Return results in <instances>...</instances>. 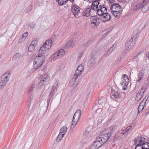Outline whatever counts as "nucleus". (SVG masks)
Returning <instances> with one entry per match:
<instances>
[{
	"instance_id": "obj_1",
	"label": "nucleus",
	"mask_w": 149,
	"mask_h": 149,
	"mask_svg": "<svg viewBox=\"0 0 149 149\" xmlns=\"http://www.w3.org/2000/svg\"><path fill=\"white\" fill-rule=\"evenodd\" d=\"M92 9L96 13L97 15L102 17V20L104 22L109 21L111 17L108 13H107V8L104 5H100L98 6V2L95 1L93 3Z\"/></svg>"
},
{
	"instance_id": "obj_2",
	"label": "nucleus",
	"mask_w": 149,
	"mask_h": 149,
	"mask_svg": "<svg viewBox=\"0 0 149 149\" xmlns=\"http://www.w3.org/2000/svg\"><path fill=\"white\" fill-rule=\"evenodd\" d=\"M11 74L9 71H7L2 74L0 77V91L2 90L8 82Z\"/></svg>"
},
{
	"instance_id": "obj_3",
	"label": "nucleus",
	"mask_w": 149,
	"mask_h": 149,
	"mask_svg": "<svg viewBox=\"0 0 149 149\" xmlns=\"http://www.w3.org/2000/svg\"><path fill=\"white\" fill-rule=\"evenodd\" d=\"M111 11L117 18H118L121 15L122 12V8L120 6L118 3H113L110 7Z\"/></svg>"
},
{
	"instance_id": "obj_4",
	"label": "nucleus",
	"mask_w": 149,
	"mask_h": 149,
	"mask_svg": "<svg viewBox=\"0 0 149 149\" xmlns=\"http://www.w3.org/2000/svg\"><path fill=\"white\" fill-rule=\"evenodd\" d=\"M45 58L38 55L34 59L33 62V67L34 69H38L41 67Z\"/></svg>"
},
{
	"instance_id": "obj_5",
	"label": "nucleus",
	"mask_w": 149,
	"mask_h": 149,
	"mask_svg": "<svg viewBox=\"0 0 149 149\" xmlns=\"http://www.w3.org/2000/svg\"><path fill=\"white\" fill-rule=\"evenodd\" d=\"M100 19L96 16H91L90 20L91 27L93 28H96L100 23Z\"/></svg>"
},
{
	"instance_id": "obj_6",
	"label": "nucleus",
	"mask_w": 149,
	"mask_h": 149,
	"mask_svg": "<svg viewBox=\"0 0 149 149\" xmlns=\"http://www.w3.org/2000/svg\"><path fill=\"white\" fill-rule=\"evenodd\" d=\"M65 53V51L63 49H60L53 54L51 57V58L53 61H55L60 58Z\"/></svg>"
},
{
	"instance_id": "obj_7",
	"label": "nucleus",
	"mask_w": 149,
	"mask_h": 149,
	"mask_svg": "<svg viewBox=\"0 0 149 149\" xmlns=\"http://www.w3.org/2000/svg\"><path fill=\"white\" fill-rule=\"evenodd\" d=\"M81 115V111L78 110L74 113L73 118L72 122V126L73 128L76 125V123L79 119Z\"/></svg>"
},
{
	"instance_id": "obj_8",
	"label": "nucleus",
	"mask_w": 149,
	"mask_h": 149,
	"mask_svg": "<svg viewBox=\"0 0 149 149\" xmlns=\"http://www.w3.org/2000/svg\"><path fill=\"white\" fill-rule=\"evenodd\" d=\"M67 128L66 127L64 126L60 130L59 134L56 138V141L58 142L61 141L64 137L65 134L67 131Z\"/></svg>"
},
{
	"instance_id": "obj_9",
	"label": "nucleus",
	"mask_w": 149,
	"mask_h": 149,
	"mask_svg": "<svg viewBox=\"0 0 149 149\" xmlns=\"http://www.w3.org/2000/svg\"><path fill=\"white\" fill-rule=\"evenodd\" d=\"M135 42V38H131V40L127 41L125 44V47L126 50L129 51L130 49L132 48Z\"/></svg>"
},
{
	"instance_id": "obj_10",
	"label": "nucleus",
	"mask_w": 149,
	"mask_h": 149,
	"mask_svg": "<svg viewBox=\"0 0 149 149\" xmlns=\"http://www.w3.org/2000/svg\"><path fill=\"white\" fill-rule=\"evenodd\" d=\"M80 8L76 5L72 3L71 5V11L75 17L78 16L80 13Z\"/></svg>"
},
{
	"instance_id": "obj_11",
	"label": "nucleus",
	"mask_w": 149,
	"mask_h": 149,
	"mask_svg": "<svg viewBox=\"0 0 149 149\" xmlns=\"http://www.w3.org/2000/svg\"><path fill=\"white\" fill-rule=\"evenodd\" d=\"M111 135V134L109 133L108 134L105 133L100 135L99 137L97 138L99 139V140L101 141L102 143L103 144L106 142Z\"/></svg>"
},
{
	"instance_id": "obj_12",
	"label": "nucleus",
	"mask_w": 149,
	"mask_h": 149,
	"mask_svg": "<svg viewBox=\"0 0 149 149\" xmlns=\"http://www.w3.org/2000/svg\"><path fill=\"white\" fill-rule=\"evenodd\" d=\"M50 77L47 74H46L42 77V79L39 82V84L40 85L45 86L49 81Z\"/></svg>"
},
{
	"instance_id": "obj_13",
	"label": "nucleus",
	"mask_w": 149,
	"mask_h": 149,
	"mask_svg": "<svg viewBox=\"0 0 149 149\" xmlns=\"http://www.w3.org/2000/svg\"><path fill=\"white\" fill-rule=\"evenodd\" d=\"M121 81L120 84L126 87L128 84L129 82V79L128 76L126 74H123L121 78Z\"/></svg>"
},
{
	"instance_id": "obj_14",
	"label": "nucleus",
	"mask_w": 149,
	"mask_h": 149,
	"mask_svg": "<svg viewBox=\"0 0 149 149\" xmlns=\"http://www.w3.org/2000/svg\"><path fill=\"white\" fill-rule=\"evenodd\" d=\"M35 83L34 82L31 83L28 91V95L31 98H32L33 97V91L35 90L36 86Z\"/></svg>"
},
{
	"instance_id": "obj_15",
	"label": "nucleus",
	"mask_w": 149,
	"mask_h": 149,
	"mask_svg": "<svg viewBox=\"0 0 149 149\" xmlns=\"http://www.w3.org/2000/svg\"><path fill=\"white\" fill-rule=\"evenodd\" d=\"M146 101L147 99L144 98L140 103L138 107V114H140L143 111Z\"/></svg>"
},
{
	"instance_id": "obj_16",
	"label": "nucleus",
	"mask_w": 149,
	"mask_h": 149,
	"mask_svg": "<svg viewBox=\"0 0 149 149\" xmlns=\"http://www.w3.org/2000/svg\"><path fill=\"white\" fill-rule=\"evenodd\" d=\"M49 51V50L45 48V47L42 46L38 52V55L45 57V54Z\"/></svg>"
},
{
	"instance_id": "obj_17",
	"label": "nucleus",
	"mask_w": 149,
	"mask_h": 149,
	"mask_svg": "<svg viewBox=\"0 0 149 149\" xmlns=\"http://www.w3.org/2000/svg\"><path fill=\"white\" fill-rule=\"evenodd\" d=\"M145 91L146 90L144 89L143 87H142L141 90L139 91L137 94L135 98V100L136 101H138L141 99Z\"/></svg>"
},
{
	"instance_id": "obj_18",
	"label": "nucleus",
	"mask_w": 149,
	"mask_h": 149,
	"mask_svg": "<svg viewBox=\"0 0 149 149\" xmlns=\"http://www.w3.org/2000/svg\"><path fill=\"white\" fill-rule=\"evenodd\" d=\"M84 69V65L82 64H80L78 67L77 70L75 71L74 74L78 77L82 72Z\"/></svg>"
},
{
	"instance_id": "obj_19",
	"label": "nucleus",
	"mask_w": 149,
	"mask_h": 149,
	"mask_svg": "<svg viewBox=\"0 0 149 149\" xmlns=\"http://www.w3.org/2000/svg\"><path fill=\"white\" fill-rule=\"evenodd\" d=\"M58 82L56 81L54 84L52 86V89L50 91V93L49 96L53 97L54 95V93L55 91L56 90L58 86Z\"/></svg>"
},
{
	"instance_id": "obj_20",
	"label": "nucleus",
	"mask_w": 149,
	"mask_h": 149,
	"mask_svg": "<svg viewBox=\"0 0 149 149\" xmlns=\"http://www.w3.org/2000/svg\"><path fill=\"white\" fill-rule=\"evenodd\" d=\"M52 45V41L51 40H48L46 41L42 45L45 47L49 50L51 48Z\"/></svg>"
},
{
	"instance_id": "obj_21",
	"label": "nucleus",
	"mask_w": 149,
	"mask_h": 149,
	"mask_svg": "<svg viewBox=\"0 0 149 149\" xmlns=\"http://www.w3.org/2000/svg\"><path fill=\"white\" fill-rule=\"evenodd\" d=\"M146 140L143 137H142L141 136H138L137 137L135 138V140L134 141V144H136L137 143L139 142L143 143L145 142Z\"/></svg>"
},
{
	"instance_id": "obj_22",
	"label": "nucleus",
	"mask_w": 149,
	"mask_h": 149,
	"mask_svg": "<svg viewBox=\"0 0 149 149\" xmlns=\"http://www.w3.org/2000/svg\"><path fill=\"white\" fill-rule=\"evenodd\" d=\"M91 9L92 10L91 7L90 6L88 8H86L85 10L82 12V15L84 16H89L90 15Z\"/></svg>"
},
{
	"instance_id": "obj_23",
	"label": "nucleus",
	"mask_w": 149,
	"mask_h": 149,
	"mask_svg": "<svg viewBox=\"0 0 149 149\" xmlns=\"http://www.w3.org/2000/svg\"><path fill=\"white\" fill-rule=\"evenodd\" d=\"M96 63L95 59L94 58H91L89 60L88 63V66L89 67L94 66Z\"/></svg>"
},
{
	"instance_id": "obj_24",
	"label": "nucleus",
	"mask_w": 149,
	"mask_h": 149,
	"mask_svg": "<svg viewBox=\"0 0 149 149\" xmlns=\"http://www.w3.org/2000/svg\"><path fill=\"white\" fill-rule=\"evenodd\" d=\"M99 139L97 138L96 141H94L93 143V144L95 146L96 148L98 149L99 148L102 144H103L99 140Z\"/></svg>"
},
{
	"instance_id": "obj_25",
	"label": "nucleus",
	"mask_w": 149,
	"mask_h": 149,
	"mask_svg": "<svg viewBox=\"0 0 149 149\" xmlns=\"http://www.w3.org/2000/svg\"><path fill=\"white\" fill-rule=\"evenodd\" d=\"M74 43L72 41H69L65 44V48L69 49L73 47L74 46Z\"/></svg>"
},
{
	"instance_id": "obj_26",
	"label": "nucleus",
	"mask_w": 149,
	"mask_h": 149,
	"mask_svg": "<svg viewBox=\"0 0 149 149\" xmlns=\"http://www.w3.org/2000/svg\"><path fill=\"white\" fill-rule=\"evenodd\" d=\"M145 1V4L143 5L142 7V11L143 13H146L148 10L149 9V6L146 3Z\"/></svg>"
},
{
	"instance_id": "obj_27",
	"label": "nucleus",
	"mask_w": 149,
	"mask_h": 149,
	"mask_svg": "<svg viewBox=\"0 0 149 149\" xmlns=\"http://www.w3.org/2000/svg\"><path fill=\"white\" fill-rule=\"evenodd\" d=\"M78 77V76L74 74L73 78L69 82V85L70 86H73L75 84Z\"/></svg>"
},
{
	"instance_id": "obj_28",
	"label": "nucleus",
	"mask_w": 149,
	"mask_h": 149,
	"mask_svg": "<svg viewBox=\"0 0 149 149\" xmlns=\"http://www.w3.org/2000/svg\"><path fill=\"white\" fill-rule=\"evenodd\" d=\"M145 4V1H144L142 2H140L136 6H135L134 8V10L136 11H137L140 9L141 8H142L143 5H144Z\"/></svg>"
},
{
	"instance_id": "obj_29",
	"label": "nucleus",
	"mask_w": 149,
	"mask_h": 149,
	"mask_svg": "<svg viewBox=\"0 0 149 149\" xmlns=\"http://www.w3.org/2000/svg\"><path fill=\"white\" fill-rule=\"evenodd\" d=\"M111 95L114 97L116 98H120V93H118L117 91L113 90L111 92Z\"/></svg>"
},
{
	"instance_id": "obj_30",
	"label": "nucleus",
	"mask_w": 149,
	"mask_h": 149,
	"mask_svg": "<svg viewBox=\"0 0 149 149\" xmlns=\"http://www.w3.org/2000/svg\"><path fill=\"white\" fill-rule=\"evenodd\" d=\"M141 147L143 149H149V143L146 142L141 143Z\"/></svg>"
},
{
	"instance_id": "obj_31",
	"label": "nucleus",
	"mask_w": 149,
	"mask_h": 149,
	"mask_svg": "<svg viewBox=\"0 0 149 149\" xmlns=\"http://www.w3.org/2000/svg\"><path fill=\"white\" fill-rule=\"evenodd\" d=\"M68 0H56L57 1L58 5H59L62 6V5L65 4Z\"/></svg>"
},
{
	"instance_id": "obj_32",
	"label": "nucleus",
	"mask_w": 149,
	"mask_h": 149,
	"mask_svg": "<svg viewBox=\"0 0 149 149\" xmlns=\"http://www.w3.org/2000/svg\"><path fill=\"white\" fill-rule=\"evenodd\" d=\"M21 54L20 53H17L13 56V59L15 61L18 59L19 58Z\"/></svg>"
},
{
	"instance_id": "obj_33",
	"label": "nucleus",
	"mask_w": 149,
	"mask_h": 149,
	"mask_svg": "<svg viewBox=\"0 0 149 149\" xmlns=\"http://www.w3.org/2000/svg\"><path fill=\"white\" fill-rule=\"evenodd\" d=\"M35 47L33 44H31L29 47L28 50L31 52L33 51Z\"/></svg>"
},
{
	"instance_id": "obj_34",
	"label": "nucleus",
	"mask_w": 149,
	"mask_h": 149,
	"mask_svg": "<svg viewBox=\"0 0 149 149\" xmlns=\"http://www.w3.org/2000/svg\"><path fill=\"white\" fill-rule=\"evenodd\" d=\"M33 9V7L31 5H30L27 8L26 10V12H25V13H27L30 12Z\"/></svg>"
},
{
	"instance_id": "obj_35",
	"label": "nucleus",
	"mask_w": 149,
	"mask_h": 149,
	"mask_svg": "<svg viewBox=\"0 0 149 149\" xmlns=\"http://www.w3.org/2000/svg\"><path fill=\"white\" fill-rule=\"evenodd\" d=\"M132 127L131 126L128 127L126 129V130L127 132V133L128 134L131 132L132 131Z\"/></svg>"
},
{
	"instance_id": "obj_36",
	"label": "nucleus",
	"mask_w": 149,
	"mask_h": 149,
	"mask_svg": "<svg viewBox=\"0 0 149 149\" xmlns=\"http://www.w3.org/2000/svg\"><path fill=\"white\" fill-rule=\"evenodd\" d=\"M117 46V44L115 43L113 45H112V46L109 49L111 52H112L114 50V49Z\"/></svg>"
},
{
	"instance_id": "obj_37",
	"label": "nucleus",
	"mask_w": 149,
	"mask_h": 149,
	"mask_svg": "<svg viewBox=\"0 0 149 149\" xmlns=\"http://www.w3.org/2000/svg\"><path fill=\"white\" fill-rule=\"evenodd\" d=\"M112 52H111L110 50L109 49L107 51V52L104 54L103 56L105 57H107L109 56V55L111 54Z\"/></svg>"
},
{
	"instance_id": "obj_38",
	"label": "nucleus",
	"mask_w": 149,
	"mask_h": 149,
	"mask_svg": "<svg viewBox=\"0 0 149 149\" xmlns=\"http://www.w3.org/2000/svg\"><path fill=\"white\" fill-rule=\"evenodd\" d=\"M145 72V69L144 68H142L140 72L138 74H140L141 75H143L144 76V73Z\"/></svg>"
},
{
	"instance_id": "obj_39",
	"label": "nucleus",
	"mask_w": 149,
	"mask_h": 149,
	"mask_svg": "<svg viewBox=\"0 0 149 149\" xmlns=\"http://www.w3.org/2000/svg\"><path fill=\"white\" fill-rule=\"evenodd\" d=\"M84 54V52H79L78 54V57L80 59Z\"/></svg>"
},
{
	"instance_id": "obj_40",
	"label": "nucleus",
	"mask_w": 149,
	"mask_h": 149,
	"mask_svg": "<svg viewBox=\"0 0 149 149\" xmlns=\"http://www.w3.org/2000/svg\"><path fill=\"white\" fill-rule=\"evenodd\" d=\"M53 97H51V96H48V99H47V107H48V105L49 104V102H50V100Z\"/></svg>"
},
{
	"instance_id": "obj_41",
	"label": "nucleus",
	"mask_w": 149,
	"mask_h": 149,
	"mask_svg": "<svg viewBox=\"0 0 149 149\" xmlns=\"http://www.w3.org/2000/svg\"><path fill=\"white\" fill-rule=\"evenodd\" d=\"M37 44V41L35 40H33L31 43V44H33L35 46Z\"/></svg>"
},
{
	"instance_id": "obj_42",
	"label": "nucleus",
	"mask_w": 149,
	"mask_h": 149,
	"mask_svg": "<svg viewBox=\"0 0 149 149\" xmlns=\"http://www.w3.org/2000/svg\"><path fill=\"white\" fill-rule=\"evenodd\" d=\"M28 32L25 33H23L22 35V38H24L25 39H26V37L28 36Z\"/></svg>"
},
{
	"instance_id": "obj_43",
	"label": "nucleus",
	"mask_w": 149,
	"mask_h": 149,
	"mask_svg": "<svg viewBox=\"0 0 149 149\" xmlns=\"http://www.w3.org/2000/svg\"><path fill=\"white\" fill-rule=\"evenodd\" d=\"M102 111V109H97L96 111V113L98 114H100Z\"/></svg>"
},
{
	"instance_id": "obj_44",
	"label": "nucleus",
	"mask_w": 149,
	"mask_h": 149,
	"mask_svg": "<svg viewBox=\"0 0 149 149\" xmlns=\"http://www.w3.org/2000/svg\"><path fill=\"white\" fill-rule=\"evenodd\" d=\"M29 26L31 28L35 26V24L33 22H31L30 23Z\"/></svg>"
},
{
	"instance_id": "obj_45",
	"label": "nucleus",
	"mask_w": 149,
	"mask_h": 149,
	"mask_svg": "<svg viewBox=\"0 0 149 149\" xmlns=\"http://www.w3.org/2000/svg\"><path fill=\"white\" fill-rule=\"evenodd\" d=\"M25 40V39L24 38H22V37L19 38L18 42H22L23 41Z\"/></svg>"
},
{
	"instance_id": "obj_46",
	"label": "nucleus",
	"mask_w": 149,
	"mask_h": 149,
	"mask_svg": "<svg viewBox=\"0 0 149 149\" xmlns=\"http://www.w3.org/2000/svg\"><path fill=\"white\" fill-rule=\"evenodd\" d=\"M89 149H97V148L92 144L90 147Z\"/></svg>"
},
{
	"instance_id": "obj_47",
	"label": "nucleus",
	"mask_w": 149,
	"mask_h": 149,
	"mask_svg": "<svg viewBox=\"0 0 149 149\" xmlns=\"http://www.w3.org/2000/svg\"><path fill=\"white\" fill-rule=\"evenodd\" d=\"M121 133L122 134H124V135H127V134H128L127 133V132L126 131V130H123V131Z\"/></svg>"
},
{
	"instance_id": "obj_48",
	"label": "nucleus",
	"mask_w": 149,
	"mask_h": 149,
	"mask_svg": "<svg viewBox=\"0 0 149 149\" xmlns=\"http://www.w3.org/2000/svg\"><path fill=\"white\" fill-rule=\"evenodd\" d=\"M138 80L137 81L139 83L141 82V79H142L143 78L142 77H139V76H138Z\"/></svg>"
},
{
	"instance_id": "obj_49",
	"label": "nucleus",
	"mask_w": 149,
	"mask_h": 149,
	"mask_svg": "<svg viewBox=\"0 0 149 149\" xmlns=\"http://www.w3.org/2000/svg\"><path fill=\"white\" fill-rule=\"evenodd\" d=\"M102 101H103V100H102V99L100 98L98 100V102H98L99 103H100V104H101L102 103V102H103Z\"/></svg>"
},
{
	"instance_id": "obj_50",
	"label": "nucleus",
	"mask_w": 149,
	"mask_h": 149,
	"mask_svg": "<svg viewBox=\"0 0 149 149\" xmlns=\"http://www.w3.org/2000/svg\"><path fill=\"white\" fill-rule=\"evenodd\" d=\"M85 1H86L88 2H89V3H91L94 0H84Z\"/></svg>"
},
{
	"instance_id": "obj_51",
	"label": "nucleus",
	"mask_w": 149,
	"mask_h": 149,
	"mask_svg": "<svg viewBox=\"0 0 149 149\" xmlns=\"http://www.w3.org/2000/svg\"><path fill=\"white\" fill-rule=\"evenodd\" d=\"M144 76V75H141L140 74H138V76H139V77H142V78H143V77Z\"/></svg>"
},
{
	"instance_id": "obj_52",
	"label": "nucleus",
	"mask_w": 149,
	"mask_h": 149,
	"mask_svg": "<svg viewBox=\"0 0 149 149\" xmlns=\"http://www.w3.org/2000/svg\"><path fill=\"white\" fill-rule=\"evenodd\" d=\"M146 112H147L148 113H149V106Z\"/></svg>"
},
{
	"instance_id": "obj_53",
	"label": "nucleus",
	"mask_w": 149,
	"mask_h": 149,
	"mask_svg": "<svg viewBox=\"0 0 149 149\" xmlns=\"http://www.w3.org/2000/svg\"><path fill=\"white\" fill-rule=\"evenodd\" d=\"M114 0H109V1L111 3H113L114 2Z\"/></svg>"
},
{
	"instance_id": "obj_54",
	"label": "nucleus",
	"mask_w": 149,
	"mask_h": 149,
	"mask_svg": "<svg viewBox=\"0 0 149 149\" xmlns=\"http://www.w3.org/2000/svg\"><path fill=\"white\" fill-rule=\"evenodd\" d=\"M72 3L74 1V0H69Z\"/></svg>"
},
{
	"instance_id": "obj_55",
	"label": "nucleus",
	"mask_w": 149,
	"mask_h": 149,
	"mask_svg": "<svg viewBox=\"0 0 149 149\" xmlns=\"http://www.w3.org/2000/svg\"><path fill=\"white\" fill-rule=\"evenodd\" d=\"M124 86H123V89L124 90H125L126 89V88L125 87H124Z\"/></svg>"
},
{
	"instance_id": "obj_56",
	"label": "nucleus",
	"mask_w": 149,
	"mask_h": 149,
	"mask_svg": "<svg viewBox=\"0 0 149 149\" xmlns=\"http://www.w3.org/2000/svg\"><path fill=\"white\" fill-rule=\"evenodd\" d=\"M113 127H110V130H111V129H113Z\"/></svg>"
},
{
	"instance_id": "obj_57",
	"label": "nucleus",
	"mask_w": 149,
	"mask_h": 149,
	"mask_svg": "<svg viewBox=\"0 0 149 149\" xmlns=\"http://www.w3.org/2000/svg\"><path fill=\"white\" fill-rule=\"evenodd\" d=\"M96 106H95L93 107V108L94 109V108H95L96 107Z\"/></svg>"
},
{
	"instance_id": "obj_58",
	"label": "nucleus",
	"mask_w": 149,
	"mask_h": 149,
	"mask_svg": "<svg viewBox=\"0 0 149 149\" xmlns=\"http://www.w3.org/2000/svg\"><path fill=\"white\" fill-rule=\"evenodd\" d=\"M109 86H110L111 87V88H112V87H111V85H109ZM112 89V88H111V89Z\"/></svg>"
},
{
	"instance_id": "obj_59",
	"label": "nucleus",
	"mask_w": 149,
	"mask_h": 149,
	"mask_svg": "<svg viewBox=\"0 0 149 149\" xmlns=\"http://www.w3.org/2000/svg\"><path fill=\"white\" fill-rule=\"evenodd\" d=\"M113 84H115L113 83V82H112Z\"/></svg>"
},
{
	"instance_id": "obj_60",
	"label": "nucleus",
	"mask_w": 149,
	"mask_h": 149,
	"mask_svg": "<svg viewBox=\"0 0 149 149\" xmlns=\"http://www.w3.org/2000/svg\"><path fill=\"white\" fill-rule=\"evenodd\" d=\"M145 98H146V99H147H147H148V98H147V99H146V97H145Z\"/></svg>"
},
{
	"instance_id": "obj_61",
	"label": "nucleus",
	"mask_w": 149,
	"mask_h": 149,
	"mask_svg": "<svg viewBox=\"0 0 149 149\" xmlns=\"http://www.w3.org/2000/svg\"><path fill=\"white\" fill-rule=\"evenodd\" d=\"M145 98H146V99H147H147H148V98H147V99H146V97H145Z\"/></svg>"
}]
</instances>
